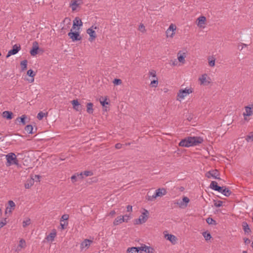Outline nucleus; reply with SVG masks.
Here are the masks:
<instances>
[{"mask_svg": "<svg viewBox=\"0 0 253 253\" xmlns=\"http://www.w3.org/2000/svg\"><path fill=\"white\" fill-rule=\"evenodd\" d=\"M210 187L212 189L217 191L218 192L221 191L222 188L221 186L217 185V183L216 181H212L210 186Z\"/></svg>", "mask_w": 253, "mask_h": 253, "instance_id": "14", "label": "nucleus"}, {"mask_svg": "<svg viewBox=\"0 0 253 253\" xmlns=\"http://www.w3.org/2000/svg\"><path fill=\"white\" fill-rule=\"evenodd\" d=\"M149 75L150 76H152L153 77H156V72L155 70H152L149 72Z\"/></svg>", "mask_w": 253, "mask_h": 253, "instance_id": "51", "label": "nucleus"}, {"mask_svg": "<svg viewBox=\"0 0 253 253\" xmlns=\"http://www.w3.org/2000/svg\"><path fill=\"white\" fill-rule=\"evenodd\" d=\"M56 232L55 230H53L46 237V239L48 241H53L56 237Z\"/></svg>", "mask_w": 253, "mask_h": 253, "instance_id": "23", "label": "nucleus"}, {"mask_svg": "<svg viewBox=\"0 0 253 253\" xmlns=\"http://www.w3.org/2000/svg\"><path fill=\"white\" fill-rule=\"evenodd\" d=\"M65 222H64V223H63V224L62 223H60V226L61 227L62 229H64L65 228Z\"/></svg>", "mask_w": 253, "mask_h": 253, "instance_id": "62", "label": "nucleus"}, {"mask_svg": "<svg viewBox=\"0 0 253 253\" xmlns=\"http://www.w3.org/2000/svg\"><path fill=\"white\" fill-rule=\"evenodd\" d=\"M77 177H79L81 178H82L83 177V172H81L80 174L77 173L76 174L72 175L71 177V179L73 182H75V181H77Z\"/></svg>", "mask_w": 253, "mask_h": 253, "instance_id": "30", "label": "nucleus"}, {"mask_svg": "<svg viewBox=\"0 0 253 253\" xmlns=\"http://www.w3.org/2000/svg\"><path fill=\"white\" fill-rule=\"evenodd\" d=\"M206 221L209 224H212V225L216 224V221L211 217L207 218L206 219Z\"/></svg>", "mask_w": 253, "mask_h": 253, "instance_id": "39", "label": "nucleus"}, {"mask_svg": "<svg viewBox=\"0 0 253 253\" xmlns=\"http://www.w3.org/2000/svg\"><path fill=\"white\" fill-rule=\"evenodd\" d=\"M126 208H127V211H128V212L132 211V207L131 206L128 205L127 206Z\"/></svg>", "mask_w": 253, "mask_h": 253, "instance_id": "58", "label": "nucleus"}, {"mask_svg": "<svg viewBox=\"0 0 253 253\" xmlns=\"http://www.w3.org/2000/svg\"><path fill=\"white\" fill-rule=\"evenodd\" d=\"M116 213V212L115 211L113 210V211H111L109 213V215H110L111 216H113Z\"/></svg>", "mask_w": 253, "mask_h": 253, "instance_id": "59", "label": "nucleus"}, {"mask_svg": "<svg viewBox=\"0 0 253 253\" xmlns=\"http://www.w3.org/2000/svg\"><path fill=\"white\" fill-rule=\"evenodd\" d=\"M71 103L73 105V109L76 111H81L83 107L80 104L77 99L72 100Z\"/></svg>", "mask_w": 253, "mask_h": 253, "instance_id": "10", "label": "nucleus"}, {"mask_svg": "<svg viewBox=\"0 0 253 253\" xmlns=\"http://www.w3.org/2000/svg\"><path fill=\"white\" fill-rule=\"evenodd\" d=\"M246 140L248 142L253 141V132H251L249 135H247L246 136Z\"/></svg>", "mask_w": 253, "mask_h": 253, "instance_id": "42", "label": "nucleus"}, {"mask_svg": "<svg viewBox=\"0 0 253 253\" xmlns=\"http://www.w3.org/2000/svg\"><path fill=\"white\" fill-rule=\"evenodd\" d=\"M2 117L7 120H11L13 118V114L12 112L5 111L2 113Z\"/></svg>", "mask_w": 253, "mask_h": 253, "instance_id": "18", "label": "nucleus"}, {"mask_svg": "<svg viewBox=\"0 0 253 253\" xmlns=\"http://www.w3.org/2000/svg\"><path fill=\"white\" fill-rule=\"evenodd\" d=\"M8 205H9V206L10 207V208L14 209V207H15V203L13 202V201H12L11 200H10V201H8Z\"/></svg>", "mask_w": 253, "mask_h": 253, "instance_id": "48", "label": "nucleus"}, {"mask_svg": "<svg viewBox=\"0 0 253 253\" xmlns=\"http://www.w3.org/2000/svg\"><path fill=\"white\" fill-rule=\"evenodd\" d=\"M156 198L157 196H155V193L151 195L149 192L148 193L146 196V199L151 201H154Z\"/></svg>", "mask_w": 253, "mask_h": 253, "instance_id": "33", "label": "nucleus"}, {"mask_svg": "<svg viewBox=\"0 0 253 253\" xmlns=\"http://www.w3.org/2000/svg\"><path fill=\"white\" fill-rule=\"evenodd\" d=\"M124 216V222H127L128 220L130 219V216L127 215H125Z\"/></svg>", "mask_w": 253, "mask_h": 253, "instance_id": "56", "label": "nucleus"}, {"mask_svg": "<svg viewBox=\"0 0 253 253\" xmlns=\"http://www.w3.org/2000/svg\"><path fill=\"white\" fill-rule=\"evenodd\" d=\"M158 80H153L151 81L150 85L152 86V87H156L158 86Z\"/></svg>", "mask_w": 253, "mask_h": 253, "instance_id": "44", "label": "nucleus"}, {"mask_svg": "<svg viewBox=\"0 0 253 253\" xmlns=\"http://www.w3.org/2000/svg\"><path fill=\"white\" fill-rule=\"evenodd\" d=\"M25 130L29 134H32L33 133V127L32 125H29L26 126L25 127Z\"/></svg>", "mask_w": 253, "mask_h": 253, "instance_id": "35", "label": "nucleus"}, {"mask_svg": "<svg viewBox=\"0 0 253 253\" xmlns=\"http://www.w3.org/2000/svg\"><path fill=\"white\" fill-rule=\"evenodd\" d=\"M193 92L192 88L180 89L177 96L181 99H183L186 96Z\"/></svg>", "mask_w": 253, "mask_h": 253, "instance_id": "7", "label": "nucleus"}, {"mask_svg": "<svg viewBox=\"0 0 253 253\" xmlns=\"http://www.w3.org/2000/svg\"><path fill=\"white\" fill-rule=\"evenodd\" d=\"M178 189L179 190V191L182 192V191H184V188L182 186H181V187H178Z\"/></svg>", "mask_w": 253, "mask_h": 253, "instance_id": "64", "label": "nucleus"}, {"mask_svg": "<svg viewBox=\"0 0 253 253\" xmlns=\"http://www.w3.org/2000/svg\"><path fill=\"white\" fill-rule=\"evenodd\" d=\"M66 21H68V22H69V24H70V19L68 18H65V19L64 20V22H66Z\"/></svg>", "mask_w": 253, "mask_h": 253, "instance_id": "63", "label": "nucleus"}, {"mask_svg": "<svg viewBox=\"0 0 253 253\" xmlns=\"http://www.w3.org/2000/svg\"><path fill=\"white\" fill-rule=\"evenodd\" d=\"M123 222H124V216H118L115 219L113 223L115 225H117L119 224L122 223Z\"/></svg>", "mask_w": 253, "mask_h": 253, "instance_id": "27", "label": "nucleus"}, {"mask_svg": "<svg viewBox=\"0 0 253 253\" xmlns=\"http://www.w3.org/2000/svg\"><path fill=\"white\" fill-rule=\"evenodd\" d=\"M214 205L216 207H220L222 206L223 202L221 201H217L213 200Z\"/></svg>", "mask_w": 253, "mask_h": 253, "instance_id": "41", "label": "nucleus"}, {"mask_svg": "<svg viewBox=\"0 0 253 253\" xmlns=\"http://www.w3.org/2000/svg\"><path fill=\"white\" fill-rule=\"evenodd\" d=\"M140 247H132L127 250V253H141Z\"/></svg>", "mask_w": 253, "mask_h": 253, "instance_id": "24", "label": "nucleus"}, {"mask_svg": "<svg viewBox=\"0 0 253 253\" xmlns=\"http://www.w3.org/2000/svg\"><path fill=\"white\" fill-rule=\"evenodd\" d=\"M34 183V178H31L28 179L25 183V187L26 189L30 188Z\"/></svg>", "mask_w": 253, "mask_h": 253, "instance_id": "25", "label": "nucleus"}, {"mask_svg": "<svg viewBox=\"0 0 253 253\" xmlns=\"http://www.w3.org/2000/svg\"><path fill=\"white\" fill-rule=\"evenodd\" d=\"M186 57L185 53H181V51H179L177 53V59L178 61L182 63H184L185 62V58Z\"/></svg>", "mask_w": 253, "mask_h": 253, "instance_id": "21", "label": "nucleus"}, {"mask_svg": "<svg viewBox=\"0 0 253 253\" xmlns=\"http://www.w3.org/2000/svg\"><path fill=\"white\" fill-rule=\"evenodd\" d=\"M6 159L7 161L6 165L7 166H10L13 164H15L16 165H17L18 164V161L16 158V155L13 153H10L6 155Z\"/></svg>", "mask_w": 253, "mask_h": 253, "instance_id": "2", "label": "nucleus"}, {"mask_svg": "<svg viewBox=\"0 0 253 253\" xmlns=\"http://www.w3.org/2000/svg\"><path fill=\"white\" fill-rule=\"evenodd\" d=\"M209 64L211 67H213L215 65V59L209 60Z\"/></svg>", "mask_w": 253, "mask_h": 253, "instance_id": "49", "label": "nucleus"}, {"mask_svg": "<svg viewBox=\"0 0 253 253\" xmlns=\"http://www.w3.org/2000/svg\"><path fill=\"white\" fill-rule=\"evenodd\" d=\"M203 235L205 238V240L207 241L209 240L211 238V235L210 234V233L208 232H203Z\"/></svg>", "mask_w": 253, "mask_h": 253, "instance_id": "38", "label": "nucleus"}, {"mask_svg": "<svg viewBox=\"0 0 253 253\" xmlns=\"http://www.w3.org/2000/svg\"><path fill=\"white\" fill-rule=\"evenodd\" d=\"M242 226L243 230L245 233H249L251 232V229L247 222L244 221L242 222Z\"/></svg>", "mask_w": 253, "mask_h": 253, "instance_id": "28", "label": "nucleus"}, {"mask_svg": "<svg viewBox=\"0 0 253 253\" xmlns=\"http://www.w3.org/2000/svg\"><path fill=\"white\" fill-rule=\"evenodd\" d=\"M93 27V26H92L86 30V33L89 35V41L90 42L93 41L96 38L95 32L92 29Z\"/></svg>", "mask_w": 253, "mask_h": 253, "instance_id": "9", "label": "nucleus"}, {"mask_svg": "<svg viewBox=\"0 0 253 253\" xmlns=\"http://www.w3.org/2000/svg\"><path fill=\"white\" fill-rule=\"evenodd\" d=\"M197 21H198L197 25L200 27H202L203 25L205 24V22L206 21V17H205L204 16H200L197 19Z\"/></svg>", "mask_w": 253, "mask_h": 253, "instance_id": "20", "label": "nucleus"}, {"mask_svg": "<svg viewBox=\"0 0 253 253\" xmlns=\"http://www.w3.org/2000/svg\"><path fill=\"white\" fill-rule=\"evenodd\" d=\"M27 75L32 77V78H33L35 76V74H34V71L32 70V69H30L28 71H27ZM34 78H33L31 81V83L34 82Z\"/></svg>", "mask_w": 253, "mask_h": 253, "instance_id": "37", "label": "nucleus"}, {"mask_svg": "<svg viewBox=\"0 0 253 253\" xmlns=\"http://www.w3.org/2000/svg\"><path fill=\"white\" fill-rule=\"evenodd\" d=\"M219 172L218 170L215 169L211 170H210L206 173V176L208 178H210L211 177H213L214 179H217L218 180H221V178L219 177Z\"/></svg>", "mask_w": 253, "mask_h": 253, "instance_id": "5", "label": "nucleus"}, {"mask_svg": "<svg viewBox=\"0 0 253 253\" xmlns=\"http://www.w3.org/2000/svg\"><path fill=\"white\" fill-rule=\"evenodd\" d=\"M27 60H24L21 62L20 65L21 66V71H24L27 69Z\"/></svg>", "mask_w": 253, "mask_h": 253, "instance_id": "31", "label": "nucleus"}, {"mask_svg": "<svg viewBox=\"0 0 253 253\" xmlns=\"http://www.w3.org/2000/svg\"><path fill=\"white\" fill-rule=\"evenodd\" d=\"M78 1L81 2V0H72L71 1L70 6V7H71L72 11H75L77 9V6L81 4V2L78 3Z\"/></svg>", "mask_w": 253, "mask_h": 253, "instance_id": "16", "label": "nucleus"}, {"mask_svg": "<svg viewBox=\"0 0 253 253\" xmlns=\"http://www.w3.org/2000/svg\"><path fill=\"white\" fill-rule=\"evenodd\" d=\"M47 114H48L47 113H43L42 112H40L38 114L37 118L39 120H42L44 117L47 116Z\"/></svg>", "mask_w": 253, "mask_h": 253, "instance_id": "36", "label": "nucleus"}, {"mask_svg": "<svg viewBox=\"0 0 253 253\" xmlns=\"http://www.w3.org/2000/svg\"><path fill=\"white\" fill-rule=\"evenodd\" d=\"M176 29V27L173 24H171L169 26V28L168 29V32H172L174 33V30Z\"/></svg>", "mask_w": 253, "mask_h": 253, "instance_id": "40", "label": "nucleus"}, {"mask_svg": "<svg viewBox=\"0 0 253 253\" xmlns=\"http://www.w3.org/2000/svg\"><path fill=\"white\" fill-rule=\"evenodd\" d=\"M140 249L141 250V252L142 251H144L146 253H154V250L153 248L146 245L141 247Z\"/></svg>", "mask_w": 253, "mask_h": 253, "instance_id": "15", "label": "nucleus"}, {"mask_svg": "<svg viewBox=\"0 0 253 253\" xmlns=\"http://www.w3.org/2000/svg\"><path fill=\"white\" fill-rule=\"evenodd\" d=\"M253 114V111L252 110V108L249 106L245 107V112L243 113V116H244V119L245 120H247V118L246 117L250 116Z\"/></svg>", "mask_w": 253, "mask_h": 253, "instance_id": "17", "label": "nucleus"}, {"mask_svg": "<svg viewBox=\"0 0 253 253\" xmlns=\"http://www.w3.org/2000/svg\"><path fill=\"white\" fill-rule=\"evenodd\" d=\"M167 237V240L170 241L172 243L174 244L176 241V238L175 236L171 234H167L166 235Z\"/></svg>", "mask_w": 253, "mask_h": 253, "instance_id": "29", "label": "nucleus"}, {"mask_svg": "<svg viewBox=\"0 0 253 253\" xmlns=\"http://www.w3.org/2000/svg\"><path fill=\"white\" fill-rule=\"evenodd\" d=\"M139 30L141 31L142 32L145 31V27L143 24H140L139 26Z\"/></svg>", "mask_w": 253, "mask_h": 253, "instance_id": "52", "label": "nucleus"}, {"mask_svg": "<svg viewBox=\"0 0 253 253\" xmlns=\"http://www.w3.org/2000/svg\"><path fill=\"white\" fill-rule=\"evenodd\" d=\"M80 18L76 17L73 21V25L72 29H75L76 26H78L79 22L80 21Z\"/></svg>", "mask_w": 253, "mask_h": 253, "instance_id": "34", "label": "nucleus"}, {"mask_svg": "<svg viewBox=\"0 0 253 253\" xmlns=\"http://www.w3.org/2000/svg\"><path fill=\"white\" fill-rule=\"evenodd\" d=\"M122 144H121V143H117L116 145H115V148L116 149H120L122 148Z\"/></svg>", "mask_w": 253, "mask_h": 253, "instance_id": "57", "label": "nucleus"}, {"mask_svg": "<svg viewBox=\"0 0 253 253\" xmlns=\"http://www.w3.org/2000/svg\"><path fill=\"white\" fill-rule=\"evenodd\" d=\"M27 118L25 115H22L21 117H18L16 119V121L21 123L22 125H25L26 124L25 119Z\"/></svg>", "mask_w": 253, "mask_h": 253, "instance_id": "32", "label": "nucleus"}, {"mask_svg": "<svg viewBox=\"0 0 253 253\" xmlns=\"http://www.w3.org/2000/svg\"><path fill=\"white\" fill-rule=\"evenodd\" d=\"M30 224V219L28 218L26 220L23 222V226L24 227H26Z\"/></svg>", "mask_w": 253, "mask_h": 253, "instance_id": "45", "label": "nucleus"}, {"mask_svg": "<svg viewBox=\"0 0 253 253\" xmlns=\"http://www.w3.org/2000/svg\"><path fill=\"white\" fill-rule=\"evenodd\" d=\"M39 49V44L38 42H34L33 43L32 48L30 50V52L32 56H35L38 53V49Z\"/></svg>", "mask_w": 253, "mask_h": 253, "instance_id": "11", "label": "nucleus"}, {"mask_svg": "<svg viewBox=\"0 0 253 253\" xmlns=\"http://www.w3.org/2000/svg\"><path fill=\"white\" fill-rule=\"evenodd\" d=\"M167 194V191L164 188H159L156 190L155 196L157 197H162Z\"/></svg>", "mask_w": 253, "mask_h": 253, "instance_id": "13", "label": "nucleus"}, {"mask_svg": "<svg viewBox=\"0 0 253 253\" xmlns=\"http://www.w3.org/2000/svg\"><path fill=\"white\" fill-rule=\"evenodd\" d=\"M166 34L168 37H169L172 38L173 37V35L174 34V33L168 32V30H167L166 31Z\"/></svg>", "mask_w": 253, "mask_h": 253, "instance_id": "53", "label": "nucleus"}, {"mask_svg": "<svg viewBox=\"0 0 253 253\" xmlns=\"http://www.w3.org/2000/svg\"><path fill=\"white\" fill-rule=\"evenodd\" d=\"M190 200L187 197H184L182 199V201L179 202H177L176 204L181 208H185L187 206V204L189 202Z\"/></svg>", "mask_w": 253, "mask_h": 253, "instance_id": "12", "label": "nucleus"}, {"mask_svg": "<svg viewBox=\"0 0 253 253\" xmlns=\"http://www.w3.org/2000/svg\"><path fill=\"white\" fill-rule=\"evenodd\" d=\"M113 83L116 85H119L122 84V80L120 79H115L113 81Z\"/></svg>", "mask_w": 253, "mask_h": 253, "instance_id": "46", "label": "nucleus"}, {"mask_svg": "<svg viewBox=\"0 0 253 253\" xmlns=\"http://www.w3.org/2000/svg\"><path fill=\"white\" fill-rule=\"evenodd\" d=\"M244 240H245L244 242H245V244H249L250 243V240L248 238L244 239Z\"/></svg>", "mask_w": 253, "mask_h": 253, "instance_id": "61", "label": "nucleus"}, {"mask_svg": "<svg viewBox=\"0 0 253 253\" xmlns=\"http://www.w3.org/2000/svg\"><path fill=\"white\" fill-rule=\"evenodd\" d=\"M92 241L88 239H85L81 244V248H88Z\"/></svg>", "mask_w": 253, "mask_h": 253, "instance_id": "22", "label": "nucleus"}, {"mask_svg": "<svg viewBox=\"0 0 253 253\" xmlns=\"http://www.w3.org/2000/svg\"><path fill=\"white\" fill-rule=\"evenodd\" d=\"M83 174H84V175H85L86 176H88L92 175L93 173L91 171H84Z\"/></svg>", "mask_w": 253, "mask_h": 253, "instance_id": "47", "label": "nucleus"}, {"mask_svg": "<svg viewBox=\"0 0 253 253\" xmlns=\"http://www.w3.org/2000/svg\"><path fill=\"white\" fill-rule=\"evenodd\" d=\"M73 29H71V31L68 34V36L72 40L73 42L79 41L82 40V37L78 32H73Z\"/></svg>", "mask_w": 253, "mask_h": 253, "instance_id": "4", "label": "nucleus"}, {"mask_svg": "<svg viewBox=\"0 0 253 253\" xmlns=\"http://www.w3.org/2000/svg\"><path fill=\"white\" fill-rule=\"evenodd\" d=\"M69 217V215L67 214H63L62 217H61V219L63 220H67L68 219Z\"/></svg>", "mask_w": 253, "mask_h": 253, "instance_id": "50", "label": "nucleus"}, {"mask_svg": "<svg viewBox=\"0 0 253 253\" xmlns=\"http://www.w3.org/2000/svg\"><path fill=\"white\" fill-rule=\"evenodd\" d=\"M21 49V46L20 44H15L13 46L12 49L10 50L6 56V58H8L12 55H15Z\"/></svg>", "mask_w": 253, "mask_h": 253, "instance_id": "8", "label": "nucleus"}, {"mask_svg": "<svg viewBox=\"0 0 253 253\" xmlns=\"http://www.w3.org/2000/svg\"><path fill=\"white\" fill-rule=\"evenodd\" d=\"M170 64H171L172 66H175L177 64V61L176 59H174V60H171Z\"/></svg>", "mask_w": 253, "mask_h": 253, "instance_id": "55", "label": "nucleus"}, {"mask_svg": "<svg viewBox=\"0 0 253 253\" xmlns=\"http://www.w3.org/2000/svg\"><path fill=\"white\" fill-rule=\"evenodd\" d=\"M199 81L201 84L208 85L211 83V79L207 74H204L199 78Z\"/></svg>", "mask_w": 253, "mask_h": 253, "instance_id": "6", "label": "nucleus"}, {"mask_svg": "<svg viewBox=\"0 0 253 253\" xmlns=\"http://www.w3.org/2000/svg\"><path fill=\"white\" fill-rule=\"evenodd\" d=\"M93 104L92 103H87L86 104V112L89 114H92L93 112Z\"/></svg>", "mask_w": 253, "mask_h": 253, "instance_id": "26", "label": "nucleus"}, {"mask_svg": "<svg viewBox=\"0 0 253 253\" xmlns=\"http://www.w3.org/2000/svg\"><path fill=\"white\" fill-rule=\"evenodd\" d=\"M100 103L103 106H104L105 104H108V102H107L106 100H104L103 101H100Z\"/></svg>", "mask_w": 253, "mask_h": 253, "instance_id": "60", "label": "nucleus"}, {"mask_svg": "<svg viewBox=\"0 0 253 253\" xmlns=\"http://www.w3.org/2000/svg\"><path fill=\"white\" fill-rule=\"evenodd\" d=\"M203 138L198 136H188L181 140L179 145L181 147H189L198 145L203 142Z\"/></svg>", "mask_w": 253, "mask_h": 253, "instance_id": "1", "label": "nucleus"}, {"mask_svg": "<svg viewBox=\"0 0 253 253\" xmlns=\"http://www.w3.org/2000/svg\"><path fill=\"white\" fill-rule=\"evenodd\" d=\"M5 222H3V221H0V229L2 228L3 226H4L5 225H6L7 222H6V218H4Z\"/></svg>", "mask_w": 253, "mask_h": 253, "instance_id": "54", "label": "nucleus"}, {"mask_svg": "<svg viewBox=\"0 0 253 253\" xmlns=\"http://www.w3.org/2000/svg\"><path fill=\"white\" fill-rule=\"evenodd\" d=\"M221 188L222 190L221 191H219V192L221 193L226 197H229L231 194L232 192L230 190H229L228 188L223 186L221 187Z\"/></svg>", "mask_w": 253, "mask_h": 253, "instance_id": "19", "label": "nucleus"}, {"mask_svg": "<svg viewBox=\"0 0 253 253\" xmlns=\"http://www.w3.org/2000/svg\"><path fill=\"white\" fill-rule=\"evenodd\" d=\"M148 211L144 210V211L139 216V218L134 220V224H141L146 222L148 218Z\"/></svg>", "mask_w": 253, "mask_h": 253, "instance_id": "3", "label": "nucleus"}, {"mask_svg": "<svg viewBox=\"0 0 253 253\" xmlns=\"http://www.w3.org/2000/svg\"><path fill=\"white\" fill-rule=\"evenodd\" d=\"M25 241L22 239L19 241V244L18 245V247H20L21 248H25Z\"/></svg>", "mask_w": 253, "mask_h": 253, "instance_id": "43", "label": "nucleus"}]
</instances>
